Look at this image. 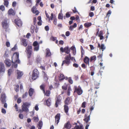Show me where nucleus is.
I'll use <instances>...</instances> for the list:
<instances>
[{"instance_id":"obj_1","label":"nucleus","mask_w":129,"mask_h":129,"mask_svg":"<svg viewBox=\"0 0 129 129\" xmlns=\"http://www.w3.org/2000/svg\"><path fill=\"white\" fill-rule=\"evenodd\" d=\"M30 105V103L28 102L23 103L21 107V109L19 110V112L21 113L23 112H28L29 111L28 108Z\"/></svg>"},{"instance_id":"obj_2","label":"nucleus","mask_w":129,"mask_h":129,"mask_svg":"<svg viewBox=\"0 0 129 129\" xmlns=\"http://www.w3.org/2000/svg\"><path fill=\"white\" fill-rule=\"evenodd\" d=\"M46 85L44 84H43L40 86V89L43 91V93L45 95L47 96H49L51 92L50 90H47L46 91L45 90V88Z\"/></svg>"},{"instance_id":"obj_3","label":"nucleus","mask_w":129,"mask_h":129,"mask_svg":"<svg viewBox=\"0 0 129 129\" xmlns=\"http://www.w3.org/2000/svg\"><path fill=\"white\" fill-rule=\"evenodd\" d=\"M26 53L27 58H30L31 57L32 53V47L31 46L28 45L26 48Z\"/></svg>"},{"instance_id":"obj_4","label":"nucleus","mask_w":129,"mask_h":129,"mask_svg":"<svg viewBox=\"0 0 129 129\" xmlns=\"http://www.w3.org/2000/svg\"><path fill=\"white\" fill-rule=\"evenodd\" d=\"M74 93H76L78 95H81L83 92L82 90L79 86L78 87L76 86H74Z\"/></svg>"},{"instance_id":"obj_5","label":"nucleus","mask_w":129,"mask_h":129,"mask_svg":"<svg viewBox=\"0 0 129 129\" xmlns=\"http://www.w3.org/2000/svg\"><path fill=\"white\" fill-rule=\"evenodd\" d=\"M39 73L38 70L36 69H35L33 72L31 78L33 80H35L39 77Z\"/></svg>"},{"instance_id":"obj_6","label":"nucleus","mask_w":129,"mask_h":129,"mask_svg":"<svg viewBox=\"0 0 129 129\" xmlns=\"http://www.w3.org/2000/svg\"><path fill=\"white\" fill-rule=\"evenodd\" d=\"M19 53L18 52H15L12 57V60L14 61L15 62H17L18 63H20V60L19 59Z\"/></svg>"},{"instance_id":"obj_7","label":"nucleus","mask_w":129,"mask_h":129,"mask_svg":"<svg viewBox=\"0 0 129 129\" xmlns=\"http://www.w3.org/2000/svg\"><path fill=\"white\" fill-rule=\"evenodd\" d=\"M60 51L62 52H65L67 54H68L70 52V49L69 48L68 46L65 47L64 48L62 47H61L60 48Z\"/></svg>"},{"instance_id":"obj_8","label":"nucleus","mask_w":129,"mask_h":129,"mask_svg":"<svg viewBox=\"0 0 129 129\" xmlns=\"http://www.w3.org/2000/svg\"><path fill=\"white\" fill-rule=\"evenodd\" d=\"M61 97L58 96L56 97L55 99V107H57L59 105H60L61 103Z\"/></svg>"},{"instance_id":"obj_9","label":"nucleus","mask_w":129,"mask_h":129,"mask_svg":"<svg viewBox=\"0 0 129 129\" xmlns=\"http://www.w3.org/2000/svg\"><path fill=\"white\" fill-rule=\"evenodd\" d=\"M6 96L5 93H2L1 95L0 100L2 103H4L6 102Z\"/></svg>"},{"instance_id":"obj_10","label":"nucleus","mask_w":129,"mask_h":129,"mask_svg":"<svg viewBox=\"0 0 129 129\" xmlns=\"http://www.w3.org/2000/svg\"><path fill=\"white\" fill-rule=\"evenodd\" d=\"M2 25L3 27L5 28L6 29L8 27V23H7V19H6L4 20L2 22Z\"/></svg>"},{"instance_id":"obj_11","label":"nucleus","mask_w":129,"mask_h":129,"mask_svg":"<svg viewBox=\"0 0 129 129\" xmlns=\"http://www.w3.org/2000/svg\"><path fill=\"white\" fill-rule=\"evenodd\" d=\"M60 117V113H58L55 116V123H56L57 125H58L59 122Z\"/></svg>"},{"instance_id":"obj_12","label":"nucleus","mask_w":129,"mask_h":129,"mask_svg":"<svg viewBox=\"0 0 129 129\" xmlns=\"http://www.w3.org/2000/svg\"><path fill=\"white\" fill-rule=\"evenodd\" d=\"M71 127V125L70 122L68 121L67 122L64 124L63 128L67 129H70Z\"/></svg>"},{"instance_id":"obj_13","label":"nucleus","mask_w":129,"mask_h":129,"mask_svg":"<svg viewBox=\"0 0 129 129\" xmlns=\"http://www.w3.org/2000/svg\"><path fill=\"white\" fill-rule=\"evenodd\" d=\"M15 24L18 27H21L22 25V22L20 19H16L14 20Z\"/></svg>"},{"instance_id":"obj_14","label":"nucleus","mask_w":129,"mask_h":129,"mask_svg":"<svg viewBox=\"0 0 129 129\" xmlns=\"http://www.w3.org/2000/svg\"><path fill=\"white\" fill-rule=\"evenodd\" d=\"M13 60H12V61L9 59H7L5 60V62L7 67H9L11 66Z\"/></svg>"},{"instance_id":"obj_15","label":"nucleus","mask_w":129,"mask_h":129,"mask_svg":"<svg viewBox=\"0 0 129 129\" xmlns=\"http://www.w3.org/2000/svg\"><path fill=\"white\" fill-rule=\"evenodd\" d=\"M90 120V115L87 116L86 114L85 115L83 120L86 123H87Z\"/></svg>"},{"instance_id":"obj_16","label":"nucleus","mask_w":129,"mask_h":129,"mask_svg":"<svg viewBox=\"0 0 129 129\" xmlns=\"http://www.w3.org/2000/svg\"><path fill=\"white\" fill-rule=\"evenodd\" d=\"M23 73L22 72L20 71H17V79H20L22 77L23 75Z\"/></svg>"},{"instance_id":"obj_17","label":"nucleus","mask_w":129,"mask_h":129,"mask_svg":"<svg viewBox=\"0 0 129 129\" xmlns=\"http://www.w3.org/2000/svg\"><path fill=\"white\" fill-rule=\"evenodd\" d=\"M71 98L70 97H68L66 98L64 101V105H68L70 104L71 102H70V100Z\"/></svg>"},{"instance_id":"obj_18","label":"nucleus","mask_w":129,"mask_h":129,"mask_svg":"<svg viewBox=\"0 0 129 129\" xmlns=\"http://www.w3.org/2000/svg\"><path fill=\"white\" fill-rule=\"evenodd\" d=\"M89 58L88 57L86 56L85 57L84 59V62L86 64H88V66H89Z\"/></svg>"},{"instance_id":"obj_19","label":"nucleus","mask_w":129,"mask_h":129,"mask_svg":"<svg viewBox=\"0 0 129 129\" xmlns=\"http://www.w3.org/2000/svg\"><path fill=\"white\" fill-rule=\"evenodd\" d=\"M0 72H4L5 71V66L4 64L2 63H0Z\"/></svg>"},{"instance_id":"obj_20","label":"nucleus","mask_w":129,"mask_h":129,"mask_svg":"<svg viewBox=\"0 0 129 129\" xmlns=\"http://www.w3.org/2000/svg\"><path fill=\"white\" fill-rule=\"evenodd\" d=\"M21 41L22 44L23 46L25 47H26L27 46V44L26 42V39L23 38H22L21 39Z\"/></svg>"},{"instance_id":"obj_21","label":"nucleus","mask_w":129,"mask_h":129,"mask_svg":"<svg viewBox=\"0 0 129 129\" xmlns=\"http://www.w3.org/2000/svg\"><path fill=\"white\" fill-rule=\"evenodd\" d=\"M51 98H49L45 101L46 105L48 106H50L51 105Z\"/></svg>"},{"instance_id":"obj_22","label":"nucleus","mask_w":129,"mask_h":129,"mask_svg":"<svg viewBox=\"0 0 129 129\" xmlns=\"http://www.w3.org/2000/svg\"><path fill=\"white\" fill-rule=\"evenodd\" d=\"M98 48H100V49H101L102 51H103L105 49V47L104 46V45L103 44H102L101 46L100 44L98 43Z\"/></svg>"},{"instance_id":"obj_23","label":"nucleus","mask_w":129,"mask_h":129,"mask_svg":"<svg viewBox=\"0 0 129 129\" xmlns=\"http://www.w3.org/2000/svg\"><path fill=\"white\" fill-rule=\"evenodd\" d=\"M34 92V89L32 88H30V89H29L28 91V93L30 96H32V95H33Z\"/></svg>"},{"instance_id":"obj_24","label":"nucleus","mask_w":129,"mask_h":129,"mask_svg":"<svg viewBox=\"0 0 129 129\" xmlns=\"http://www.w3.org/2000/svg\"><path fill=\"white\" fill-rule=\"evenodd\" d=\"M8 13L9 15H12L13 16L15 15V13L12 9H10L8 11Z\"/></svg>"},{"instance_id":"obj_25","label":"nucleus","mask_w":129,"mask_h":129,"mask_svg":"<svg viewBox=\"0 0 129 129\" xmlns=\"http://www.w3.org/2000/svg\"><path fill=\"white\" fill-rule=\"evenodd\" d=\"M64 110L65 112L67 113L69 111V108L68 105H64Z\"/></svg>"},{"instance_id":"obj_26","label":"nucleus","mask_w":129,"mask_h":129,"mask_svg":"<svg viewBox=\"0 0 129 129\" xmlns=\"http://www.w3.org/2000/svg\"><path fill=\"white\" fill-rule=\"evenodd\" d=\"M70 63V61L65 59V60L63 61L61 64V66H63V65L65 64H66V66H68Z\"/></svg>"},{"instance_id":"obj_27","label":"nucleus","mask_w":129,"mask_h":129,"mask_svg":"<svg viewBox=\"0 0 129 129\" xmlns=\"http://www.w3.org/2000/svg\"><path fill=\"white\" fill-rule=\"evenodd\" d=\"M103 31H100L98 34V36L100 37V40H102L103 39L104 37L103 36Z\"/></svg>"},{"instance_id":"obj_28","label":"nucleus","mask_w":129,"mask_h":129,"mask_svg":"<svg viewBox=\"0 0 129 129\" xmlns=\"http://www.w3.org/2000/svg\"><path fill=\"white\" fill-rule=\"evenodd\" d=\"M43 122L41 121H40L38 124V129H41L43 126Z\"/></svg>"},{"instance_id":"obj_29","label":"nucleus","mask_w":129,"mask_h":129,"mask_svg":"<svg viewBox=\"0 0 129 129\" xmlns=\"http://www.w3.org/2000/svg\"><path fill=\"white\" fill-rule=\"evenodd\" d=\"M57 38L56 37H53L52 36L50 38V40L53 41H55V42L56 44H57L58 42V41L56 40Z\"/></svg>"},{"instance_id":"obj_30","label":"nucleus","mask_w":129,"mask_h":129,"mask_svg":"<svg viewBox=\"0 0 129 129\" xmlns=\"http://www.w3.org/2000/svg\"><path fill=\"white\" fill-rule=\"evenodd\" d=\"M92 24L90 22H87L84 24V26L86 28H88L91 26Z\"/></svg>"},{"instance_id":"obj_31","label":"nucleus","mask_w":129,"mask_h":129,"mask_svg":"<svg viewBox=\"0 0 129 129\" xmlns=\"http://www.w3.org/2000/svg\"><path fill=\"white\" fill-rule=\"evenodd\" d=\"M81 50V58H82L83 57V55L84 54V50L82 47V46H81L80 48Z\"/></svg>"},{"instance_id":"obj_32","label":"nucleus","mask_w":129,"mask_h":129,"mask_svg":"<svg viewBox=\"0 0 129 129\" xmlns=\"http://www.w3.org/2000/svg\"><path fill=\"white\" fill-rule=\"evenodd\" d=\"M65 79V76L62 74H60L59 77V81H62Z\"/></svg>"},{"instance_id":"obj_33","label":"nucleus","mask_w":129,"mask_h":129,"mask_svg":"<svg viewBox=\"0 0 129 129\" xmlns=\"http://www.w3.org/2000/svg\"><path fill=\"white\" fill-rule=\"evenodd\" d=\"M95 70V68L93 66L90 67V70L91 71V75L92 76H93L94 74V70Z\"/></svg>"},{"instance_id":"obj_34","label":"nucleus","mask_w":129,"mask_h":129,"mask_svg":"<svg viewBox=\"0 0 129 129\" xmlns=\"http://www.w3.org/2000/svg\"><path fill=\"white\" fill-rule=\"evenodd\" d=\"M68 85L66 83H64L63 85L62 86V89L64 90H66L67 89Z\"/></svg>"},{"instance_id":"obj_35","label":"nucleus","mask_w":129,"mask_h":129,"mask_svg":"<svg viewBox=\"0 0 129 129\" xmlns=\"http://www.w3.org/2000/svg\"><path fill=\"white\" fill-rule=\"evenodd\" d=\"M96 60V57L95 55L91 56L90 58V61L92 62L93 61H95Z\"/></svg>"},{"instance_id":"obj_36","label":"nucleus","mask_w":129,"mask_h":129,"mask_svg":"<svg viewBox=\"0 0 129 129\" xmlns=\"http://www.w3.org/2000/svg\"><path fill=\"white\" fill-rule=\"evenodd\" d=\"M75 128L76 129H84L83 126L82 125H80V126L78 125L75 126Z\"/></svg>"},{"instance_id":"obj_37","label":"nucleus","mask_w":129,"mask_h":129,"mask_svg":"<svg viewBox=\"0 0 129 129\" xmlns=\"http://www.w3.org/2000/svg\"><path fill=\"white\" fill-rule=\"evenodd\" d=\"M51 56V53L50 51L49 50H47V51L46 54V57H49Z\"/></svg>"},{"instance_id":"obj_38","label":"nucleus","mask_w":129,"mask_h":129,"mask_svg":"<svg viewBox=\"0 0 129 129\" xmlns=\"http://www.w3.org/2000/svg\"><path fill=\"white\" fill-rule=\"evenodd\" d=\"M71 90L72 89L71 87L70 86L68 88L67 92V94L69 96L70 95V92Z\"/></svg>"},{"instance_id":"obj_39","label":"nucleus","mask_w":129,"mask_h":129,"mask_svg":"<svg viewBox=\"0 0 129 129\" xmlns=\"http://www.w3.org/2000/svg\"><path fill=\"white\" fill-rule=\"evenodd\" d=\"M4 4L5 6L6 7H8V5L9 4V2L8 0H4Z\"/></svg>"},{"instance_id":"obj_40","label":"nucleus","mask_w":129,"mask_h":129,"mask_svg":"<svg viewBox=\"0 0 129 129\" xmlns=\"http://www.w3.org/2000/svg\"><path fill=\"white\" fill-rule=\"evenodd\" d=\"M63 15L62 14L59 13L58 15V18L59 19L62 20L63 18Z\"/></svg>"},{"instance_id":"obj_41","label":"nucleus","mask_w":129,"mask_h":129,"mask_svg":"<svg viewBox=\"0 0 129 129\" xmlns=\"http://www.w3.org/2000/svg\"><path fill=\"white\" fill-rule=\"evenodd\" d=\"M68 82L71 84H73V81L71 77H69L68 79Z\"/></svg>"},{"instance_id":"obj_42","label":"nucleus","mask_w":129,"mask_h":129,"mask_svg":"<svg viewBox=\"0 0 129 129\" xmlns=\"http://www.w3.org/2000/svg\"><path fill=\"white\" fill-rule=\"evenodd\" d=\"M33 45L34 47L39 46V44L37 41H35L33 42Z\"/></svg>"},{"instance_id":"obj_43","label":"nucleus","mask_w":129,"mask_h":129,"mask_svg":"<svg viewBox=\"0 0 129 129\" xmlns=\"http://www.w3.org/2000/svg\"><path fill=\"white\" fill-rule=\"evenodd\" d=\"M33 119L35 122H37L39 120V119L38 116L37 117H34L33 118Z\"/></svg>"},{"instance_id":"obj_44","label":"nucleus","mask_w":129,"mask_h":129,"mask_svg":"<svg viewBox=\"0 0 129 129\" xmlns=\"http://www.w3.org/2000/svg\"><path fill=\"white\" fill-rule=\"evenodd\" d=\"M44 78L45 80L47 81L48 79L47 75L46 74L45 72H44Z\"/></svg>"},{"instance_id":"obj_45","label":"nucleus","mask_w":129,"mask_h":129,"mask_svg":"<svg viewBox=\"0 0 129 129\" xmlns=\"http://www.w3.org/2000/svg\"><path fill=\"white\" fill-rule=\"evenodd\" d=\"M19 86L18 85H16V87L15 88V91L16 92H17L19 90Z\"/></svg>"},{"instance_id":"obj_46","label":"nucleus","mask_w":129,"mask_h":129,"mask_svg":"<svg viewBox=\"0 0 129 129\" xmlns=\"http://www.w3.org/2000/svg\"><path fill=\"white\" fill-rule=\"evenodd\" d=\"M86 104V102H84L82 104L81 107L83 108H85Z\"/></svg>"},{"instance_id":"obj_47","label":"nucleus","mask_w":129,"mask_h":129,"mask_svg":"<svg viewBox=\"0 0 129 129\" xmlns=\"http://www.w3.org/2000/svg\"><path fill=\"white\" fill-rule=\"evenodd\" d=\"M111 13V12L110 10H109L107 13L106 16L108 17H109L110 14Z\"/></svg>"},{"instance_id":"obj_48","label":"nucleus","mask_w":129,"mask_h":129,"mask_svg":"<svg viewBox=\"0 0 129 129\" xmlns=\"http://www.w3.org/2000/svg\"><path fill=\"white\" fill-rule=\"evenodd\" d=\"M64 59H65L68 60L69 61H70L71 58L68 56L67 55L65 57Z\"/></svg>"},{"instance_id":"obj_49","label":"nucleus","mask_w":129,"mask_h":129,"mask_svg":"<svg viewBox=\"0 0 129 129\" xmlns=\"http://www.w3.org/2000/svg\"><path fill=\"white\" fill-rule=\"evenodd\" d=\"M28 95V93L26 92L24 94L22 95V98H26Z\"/></svg>"},{"instance_id":"obj_50","label":"nucleus","mask_w":129,"mask_h":129,"mask_svg":"<svg viewBox=\"0 0 129 129\" xmlns=\"http://www.w3.org/2000/svg\"><path fill=\"white\" fill-rule=\"evenodd\" d=\"M72 10L73 13H79L78 11H77L76 8L75 7H74V9L73 10Z\"/></svg>"},{"instance_id":"obj_51","label":"nucleus","mask_w":129,"mask_h":129,"mask_svg":"<svg viewBox=\"0 0 129 129\" xmlns=\"http://www.w3.org/2000/svg\"><path fill=\"white\" fill-rule=\"evenodd\" d=\"M8 52L7 51H5L4 56L5 58H7L8 57V54L7 53Z\"/></svg>"},{"instance_id":"obj_52","label":"nucleus","mask_w":129,"mask_h":129,"mask_svg":"<svg viewBox=\"0 0 129 129\" xmlns=\"http://www.w3.org/2000/svg\"><path fill=\"white\" fill-rule=\"evenodd\" d=\"M39 46H38L35 47L34 48V50L35 51H38L39 49Z\"/></svg>"},{"instance_id":"obj_53","label":"nucleus","mask_w":129,"mask_h":129,"mask_svg":"<svg viewBox=\"0 0 129 129\" xmlns=\"http://www.w3.org/2000/svg\"><path fill=\"white\" fill-rule=\"evenodd\" d=\"M70 14L69 12H67L66 14V16L67 18H69L70 16Z\"/></svg>"},{"instance_id":"obj_54","label":"nucleus","mask_w":129,"mask_h":129,"mask_svg":"<svg viewBox=\"0 0 129 129\" xmlns=\"http://www.w3.org/2000/svg\"><path fill=\"white\" fill-rule=\"evenodd\" d=\"M36 10V7H33L31 9V11L33 13H34Z\"/></svg>"},{"instance_id":"obj_55","label":"nucleus","mask_w":129,"mask_h":129,"mask_svg":"<svg viewBox=\"0 0 129 129\" xmlns=\"http://www.w3.org/2000/svg\"><path fill=\"white\" fill-rule=\"evenodd\" d=\"M19 117L21 119H23V115L22 114H19Z\"/></svg>"},{"instance_id":"obj_56","label":"nucleus","mask_w":129,"mask_h":129,"mask_svg":"<svg viewBox=\"0 0 129 129\" xmlns=\"http://www.w3.org/2000/svg\"><path fill=\"white\" fill-rule=\"evenodd\" d=\"M89 15L90 17H92L94 15V14L93 12H90L89 13Z\"/></svg>"},{"instance_id":"obj_57","label":"nucleus","mask_w":129,"mask_h":129,"mask_svg":"<svg viewBox=\"0 0 129 129\" xmlns=\"http://www.w3.org/2000/svg\"><path fill=\"white\" fill-rule=\"evenodd\" d=\"M81 67L84 69L86 68L87 67V66H86L85 64L84 63H82L81 64Z\"/></svg>"},{"instance_id":"obj_58","label":"nucleus","mask_w":129,"mask_h":129,"mask_svg":"<svg viewBox=\"0 0 129 129\" xmlns=\"http://www.w3.org/2000/svg\"><path fill=\"white\" fill-rule=\"evenodd\" d=\"M0 9L2 11H4L5 10L4 6L3 5L1 6L0 7Z\"/></svg>"},{"instance_id":"obj_59","label":"nucleus","mask_w":129,"mask_h":129,"mask_svg":"<svg viewBox=\"0 0 129 129\" xmlns=\"http://www.w3.org/2000/svg\"><path fill=\"white\" fill-rule=\"evenodd\" d=\"M1 112L4 114H5L6 113V110L3 108H2L1 109Z\"/></svg>"},{"instance_id":"obj_60","label":"nucleus","mask_w":129,"mask_h":129,"mask_svg":"<svg viewBox=\"0 0 129 129\" xmlns=\"http://www.w3.org/2000/svg\"><path fill=\"white\" fill-rule=\"evenodd\" d=\"M33 22L34 25H36V23L37 19L36 17H34L33 19Z\"/></svg>"},{"instance_id":"obj_61","label":"nucleus","mask_w":129,"mask_h":129,"mask_svg":"<svg viewBox=\"0 0 129 129\" xmlns=\"http://www.w3.org/2000/svg\"><path fill=\"white\" fill-rule=\"evenodd\" d=\"M21 102V99L20 98H18L17 100V102L18 104L20 103Z\"/></svg>"},{"instance_id":"obj_62","label":"nucleus","mask_w":129,"mask_h":129,"mask_svg":"<svg viewBox=\"0 0 129 129\" xmlns=\"http://www.w3.org/2000/svg\"><path fill=\"white\" fill-rule=\"evenodd\" d=\"M17 49V46H16V45H15L14 46L13 48H12L11 50L12 51H14Z\"/></svg>"},{"instance_id":"obj_63","label":"nucleus","mask_w":129,"mask_h":129,"mask_svg":"<svg viewBox=\"0 0 129 129\" xmlns=\"http://www.w3.org/2000/svg\"><path fill=\"white\" fill-rule=\"evenodd\" d=\"M73 66L74 67L77 68L79 66L76 63H74L73 64Z\"/></svg>"},{"instance_id":"obj_64","label":"nucleus","mask_w":129,"mask_h":129,"mask_svg":"<svg viewBox=\"0 0 129 129\" xmlns=\"http://www.w3.org/2000/svg\"><path fill=\"white\" fill-rule=\"evenodd\" d=\"M70 34V33L69 31H67L66 33V36L67 37L69 36Z\"/></svg>"}]
</instances>
